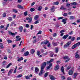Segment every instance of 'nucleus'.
Returning <instances> with one entry per match:
<instances>
[{
  "instance_id": "obj_23",
  "label": "nucleus",
  "mask_w": 80,
  "mask_h": 80,
  "mask_svg": "<svg viewBox=\"0 0 80 80\" xmlns=\"http://www.w3.org/2000/svg\"><path fill=\"white\" fill-rule=\"evenodd\" d=\"M64 68H63V66H62L61 68V72H62L63 73H65V72H64Z\"/></svg>"
},
{
  "instance_id": "obj_19",
  "label": "nucleus",
  "mask_w": 80,
  "mask_h": 80,
  "mask_svg": "<svg viewBox=\"0 0 80 80\" xmlns=\"http://www.w3.org/2000/svg\"><path fill=\"white\" fill-rule=\"evenodd\" d=\"M70 20H73V19H75V17L73 16H70Z\"/></svg>"
},
{
  "instance_id": "obj_41",
  "label": "nucleus",
  "mask_w": 80,
  "mask_h": 80,
  "mask_svg": "<svg viewBox=\"0 0 80 80\" xmlns=\"http://www.w3.org/2000/svg\"><path fill=\"white\" fill-rule=\"evenodd\" d=\"M48 72H46L44 75V77H47L48 76Z\"/></svg>"
},
{
  "instance_id": "obj_37",
  "label": "nucleus",
  "mask_w": 80,
  "mask_h": 80,
  "mask_svg": "<svg viewBox=\"0 0 80 80\" xmlns=\"http://www.w3.org/2000/svg\"><path fill=\"white\" fill-rule=\"evenodd\" d=\"M2 17H3V18H5V17H6V14L4 12L2 14Z\"/></svg>"
},
{
  "instance_id": "obj_48",
  "label": "nucleus",
  "mask_w": 80,
  "mask_h": 80,
  "mask_svg": "<svg viewBox=\"0 0 80 80\" xmlns=\"http://www.w3.org/2000/svg\"><path fill=\"white\" fill-rule=\"evenodd\" d=\"M63 17H61L58 18V20H61L62 19H63Z\"/></svg>"
},
{
  "instance_id": "obj_38",
  "label": "nucleus",
  "mask_w": 80,
  "mask_h": 80,
  "mask_svg": "<svg viewBox=\"0 0 80 80\" xmlns=\"http://www.w3.org/2000/svg\"><path fill=\"white\" fill-rule=\"evenodd\" d=\"M28 13V12H27V11H26L24 12V16H27V15Z\"/></svg>"
},
{
  "instance_id": "obj_35",
  "label": "nucleus",
  "mask_w": 80,
  "mask_h": 80,
  "mask_svg": "<svg viewBox=\"0 0 80 80\" xmlns=\"http://www.w3.org/2000/svg\"><path fill=\"white\" fill-rule=\"evenodd\" d=\"M38 15H36L35 16V17L34 18V20H37L38 18Z\"/></svg>"
},
{
  "instance_id": "obj_6",
  "label": "nucleus",
  "mask_w": 80,
  "mask_h": 80,
  "mask_svg": "<svg viewBox=\"0 0 80 80\" xmlns=\"http://www.w3.org/2000/svg\"><path fill=\"white\" fill-rule=\"evenodd\" d=\"M17 7L18 8H20V9H24V8H25L24 7H22V5L20 4L18 5Z\"/></svg>"
},
{
  "instance_id": "obj_53",
  "label": "nucleus",
  "mask_w": 80,
  "mask_h": 80,
  "mask_svg": "<svg viewBox=\"0 0 80 80\" xmlns=\"http://www.w3.org/2000/svg\"><path fill=\"white\" fill-rule=\"evenodd\" d=\"M61 77L62 78V80H65V77L64 76H62Z\"/></svg>"
},
{
  "instance_id": "obj_26",
  "label": "nucleus",
  "mask_w": 80,
  "mask_h": 80,
  "mask_svg": "<svg viewBox=\"0 0 80 80\" xmlns=\"http://www.w3.org/2000/svg\"><path fill=\"white\" fill-rule=\"evenodd\" d=\"M52 44L54 46H57V45H58V43H57V42H53Z\"/></svg>"
},
{
  "instance_id": "obj_15",
  "label": "nucleus",
  "mask_w": 80,
  "mask_h": 80,
  "mask_svg": "<svg viewBox=\"0 0 80 80\" xmlns=\"http://www.w3.org/2000/svg\"><path fill=\"white\" fill-rule=\"evenodd\" d=\"M50 57H53V55H54V53L52 52H50V53L49 54Z\"/></svg>"
},
{
  "instance_id": "obj_14",
  "label": "nucleus",
  "mask_w": 80,
  "mask_h": 80,
  "mask_svg": "<svg viewBox=\"0 0 80 80\" xmlns=\"http://www.w3.org/2000/svg\"><path fill=\"white\" fill-rule=\"evenodd\" d=\"M72 5H78V3L77 2H74L71 3Z\"/></svg>"
},
{
  "instance_id": "obj_24",
  "label": "nucleus",
  "mask_w": 80,
  "mask_h": 80,
  "mask_svg": "<svg viewBox=\"0 0 80 80\" xmlns=\"http://www.w3.org/2000/svg\"><path fill=\"white\" fill-rule=\"evenodd\" d=\"M59 4V2H55L53 3V5H58Z\"/></svg>"
},
{
  "instance_id": "obj_1",
  "label": "nucleus",
  "mask_w": 80,
  "mask_h": 80,
  "mask_svg": "<svg viewBox=\"0 0 80 80\" xmlns=\"http://www.w3.org/2000/svg\"><path fill=\"white\" fill-rule=\"evenodd\" d=\"M47 65V62H44L43 63H42L41 65V69L40 72L39 73V76H42V74L43 73V69H44V68L45 67V66Z\"/></svg>"
},
{
  "instance_id": "obj_17",
  "label": "nucleus",
  "mask_w": 80,
  "mask_h": 80,
  "mask_svg": "<svg viewBox=\"0 0 80 80\" xmlns=\"http://www.w3.org/2000/svg\"><path fill=\"white\" fill-rule=\"evenodd\" d=\"M68 37V35L67 34L66 35L64 36V37L62 38H63V39H66V38H67Z\"/></svg>"
},
{
  "instance_id": "obj_20",
  "label": "nucleus",
  "mask_w": 80,
  "mask_h": 80,
  "mask_svg": "<svg viewBox=\"0 0 80 80\" xmlns=\"http://www.w3.org/2000/svg\"><path fill=\"white\" fill-rule=\"evenodd\" d=\"M12 65V63H11L9 64L8 65L6 66V68H9L10 67V66L11 65Z\"/></svg>"
},
{
  "instance_id": "obj_36",
  "label": "nucleus",
  "mask_w": 80,
  "mask_h": 80,
  "mask_svg": "<svg viewBox=\"0 0 80 80\" xmlns=\"http://www.w3.org/2000/svg\"><path fill=\"white\" fill-rule=\"evenodd\" d=\"M7 42H8V43H12V40L9 39L7 40Z\"/></svg>"
},
{
  "instance_id": "obj_55",
  "label": "nucleus",
  "mask_w": 80,
  "mask_h": 80,
  "mask_svg": "<svg viewBox=\"0 0 80 80\" xmlns=\"http://www.w3.org/2000/svg\"><path fill=\"white\" fill-rule=\"evenodd\" d=\"M76 45V47H78V46H79V44L78 43V42L77 43L75 44Z\"/></svg>"
},
{
  "instance_id": "obj_21",
  "label": "nucleus",
  "mask_w": 80,
  "mask_h": 80,
  "mask_svg": "<svg viewBox=\"0 0 80 80\" xmlns=\"http://www.w3.org/2000/svg\"><path fill=\"white\" fill-rule=\"evenodd\" d=\"M29 54V52L28 51H27L24 54V56H28Z\"/></svg>"
},
{
  "instance_id": "obj_52",
  "label": "nucleus",
  "mask_w": 80,
  "mask_h": 80,
  "mask_svg": "<svg viewBox=\"0 0 80 80\" xmlns=\"http://www.w3.org/2000/svg\"><path fill=\"white\" fill-rule=\"evenodd\" d=\"M0 47H1V48H3V46L2 44H1Z\"/></svg>"
},
{
  "instance_id": "obj_42",
  "label": "nucleus",
  "mask_w": 80,
  "mask_h": 80,
  "mask_svg": "<svg viewBox=\"0 0 80 80\" xmlns=\"http://www.w3.org/2000/svg\"><path fill=\"white\" fill-rule=\"evenodd\" d=\"M37 54L38 56H39V55H40V51H38Z\"/></svg>"
},
{
  "instance_id": "obj_39",
  "label": "nucleus",
  "mask_w": 80,
  "mask_h": 80,
  "mask_svg": "<svg viewBox=\"0 0 80 80\" xmlns=\"http://www.w3.org/2000/svg\"><path fill=\"white\" fill-rule=\"evenodd\" d=\"M30 11L31 12H33V11H35V9L33 8H31L30 9Z\"/></svg>"
},
{
  "instance_id": "obj_7",
  "label": "nucleus",
  "mask_w": 80,
  "mask_h": 80,
  "mask_svg": "<svg viewBox=\"0 0 80 80\" xmlns=\"http://www.w3.org/2000/svg\"><path fill=\"white\" fill-rule=\"evenodd\" d=\"M35 72L36 73H38V72L39 71V69L37 67L35 68Z\"/></svg>"
},
{
  "instance_id": "obj_29",
  "label": "nucleus",
  "mask_w": 80,
  "mask_h": 80,
  "mask_svg": "<svg viewBox=\"0 0 80 80\" xmlns=\"http://www.w3.org/2000/svg\"><path fill=\"white\" fill-rule=\"evenodd\" d=\"M22 77V74H20L18 75L17 77V78H20V77Z\"/></svg>"
},
{
  "instance_id": "obj_44",
  "label": "nucleus",
  "mask_w": 80,
  "mask_h": 80,
  "mask_svg": "<svg viewBox=\"0 0 80 80\" xmlns=\"http://www.w3.org/2000/svg\"><path fill=\"white\" fill-rule=\"evenodd\" d=\"M71 40L72 41H74V40H75V37H72L71 38Z\"/></svg>"
},
{
  "instance_id": "obj_49",
  "label": "nucleus",
  "mask_w": 80,
  "mask_h": 80,
  "mask_svg": "<svg viewBox=\"0 0 80 80\" xmlns=\"http://www.w3.org/2000/svg\"><path fill=\"white\" fill-rule=\"evenodd\" d=\"M70 68H71V67L70 66H68L67 67V70H70Z\"/></svg>"
},
{
  "instance_id": "obj_27",
  "label": "nucleus",
  "mask_w": 80,
  "mask_h": 80,
  "mask_svg": "<svg viewBox=\"0 0 80 80\" xmlns=\"http://www.w3.org/2000/svg\"><path fill=\"white\" fill-rule=\"evenodd\" d=\"M19 29L20 31V32H22V30H23V27L22 26H21L19 28Z\"/></svg>"
},
{
  "instance_id": "obj_47",
  "label": "nucleus",
  "mask_w": 80,
  "mask_h": 80,
  "mask_svg": "<svg viewBox=\"0 0 80 80\" xmlns=\"http://www.w3.org/2000/svg\"><path fill=\"white\" fill-rule=\"evenodd\" d=\"M63 32H65V30H62L60 32V33H63Z\"/></svg>"
},
{
  "instance_id": "obj_16",
  "label": "nucleus",
  "mask_w": 80,
  "mask_h": 80,
  "mask_svg": "<svg viewBox=\"0 0 80 80\" xmlns=\"http://www.w3.org/2000/svg\"><path fill=\"white\" fill-rule=\"evenodd\" d=\"M60 9L61 10H67V8H65L63 6H62L60 8Z\"/></svg>"
},
{
  "instance_id": "obj_58",
  "label": "nucleus",
  "mask_w": 80,
  "mask_h": 80,
  "mask_svg": "<svg viewBox=\"0 0 80 80\" xmlns=\"http://www.w3.org/2000/svg\"><path fill=\"white\" fill-rule=\"evenodd\" d=\"M18 3H21L22 2V0H18Z\"/></svg>"
},
{
  "instance_id": "obj_25",
  "label": "nucleus",
  "mask_w": 80,
  "mask_h": 80,
  "mask_svg": "<svg viewBox=\"0 0 80 80\" xmlns=\"http://www.w3.org/2000/svg\"><path fill=\"white\" fill-rule=\"evenodd\" d=\"M30 52L32 54H33L34 53H35V50L34 49H31L30 51Z\"/></svg>"
},
{
  "instance_id": "obj_33",
  "label": "nucleus",
  "mask_w": 80,
  "mask_h": 80,
  "mask_svg": "<svg viewBox=\"0 0 80 80\" xmlns=\"http://www.w3.org/2000/svg\"><path fill=\"white\" fill-rule=\"evenodd\" d=\"M77 46H76V44L74 45L72 47V49H74L75 48H76Z\"/></svg>"
},
{
  "instance_id": "obj_9",
  "label": "nucleus",
  "mask_w": 80,
  "mask_h": 80,
  "mask_svg": "<svg viewBox=\"0 0 80 80\" xmlns=\"http://www.w3.org/2000/svg\"><path fill=\"white\" fill-rule=\"evenodd\" d=\"M58 69H59V65H57L55 67L54 70L56 71L57 70H58Z\"/></svg>"
},
{
  "instance_id": "obj_61",
  "label": "nucleus",
  "mask_w": 80,
  "mask_h": 80,
  "mask_svg": "<svg viewBox=\"0 0 80 80\" xmlns=\"http://www.w3.org/2000/svg\"><path fill=\"white\" fill-rule=\"evenodd\" d=\"M35 2H32V4H31V6H33V5H35Z\"/></svg>"
},
{
  "instance_id": "obj_32",
  "label": "nucleus",
  "mask_w": 80,
  "mask_h": 80,
  "mask_svg": "<svg viewBox=\"0 0 80 80\" xmlns=\"http://www.w3.org/2000/svg\"><path fill=\"white\" fill-rule=\"evenodd\" d=\"M29 21H28V22L29 23H31V22H32V18H29Z\"/></svg>"
},
{
  "instance_id": "obj_50",
  "label": "nucleus",
  "mask_w": 80,
  "mask_h": 80,
  "mask_svg": "<svg viewBox=\"0 0 80 80\" xmlns=\"http://www.w3.org/2000/svg\"><path fill=\"white\" fill-rule=\"evenodd\" d=\"M53 36L54 37H55L57 36V33H54L53 34Z\"/></svg>"
},
{
  "instance_id": "obj_57",
  "label": "nucleus",
  "mask_w": 80,
  "mask_h": 80,
  "mask_svg": "<svg viewBox=\"0 0 80 80\" xmlns=\"http://www.w3.org/2000/svg\"><path fill=\"white\" fill-rule=\"evenodd\" d=\"M20 40H21V38H19V39H16V42H17V41H20Z\"/></svg>"
},
{
  "instance_id": "obj_5",
  "label": "nucleus",
  "mask_w": 80,
  "mask_h": 80,
  "mask_svg": "<svg viewBox=\"0 0 80 80\" xmlns=\"http://www.w3.org/2000/svg\"><path fill=\"white\" fill-rule=\"evenodd\" d=\"M68 74L69 75H72L73 73V71L71 70L68 71Z\"/></svg>"
},
{
  "instance_id": "obj_12",
  "label": "nucleus",
  "mask_w": 80,
  "mask_h": 80,
  "mask_svg": "<svg viewBox=\"0 0 80 80\" xmlns=\"http://www.w3.org/2000/svg\"><path fill=\"white\" fill-rule=\"evenodd\" d=\"M12 71H13V69H11L10 70V71H9L8 73V76H10V74H11V73H12Z\"/></svg>"
},
{
  "instance_id": "obj_34",
  "label": "nucleus",
  "mask_w": 80,
  "mask_h": 80,
  "mask_svg": "<svg viewBox=\"0 0 80 80\" xmlns=\"http://www.w3.org/2000/svg\"><path fill=\"white\" fill-rule=\"evenodd\" d=\"M12 11L13 12H14L15 13H17L18 12V11L17 10V9H13Z\"/></svg>"
},
{
  "instance_id": "obj_13",
  "label": "nucleus",
  "mask_w": 80,
  "mask_h": 80,
  "mask_svg": "<svg viewBox=\"0 0 80 80\" xmlns=\"http://www.w3.org/2000/svg\"><path fill=\"white\" fill-rule=\"evenodd\" d=\"M8 32V33L9 35H11L12 36H13V35L15 36V33H13L12 32H10V31H9Z\"/></svg>"
},
{
  "instance_id": "obj_43",
  "label": "nucleus",
  "mask_w": 80,
  "mask_h": 80,
  "mask_svg": "<svg viewBox=\"0 0 80 80\" xmlns=\"http://www.w3.org/2000/svg\"><path fill=\"white\" fill-rule=\"evenodd\" d=\"M63 16L64 17H67L68 15V14L67 13H64L63 14Z\"/></svg>"
},
{
  "instance_id": "obj_30",
  "label": "nucleus",
  "mask_w": 80,
  "mask_h": 80,
  "mask_svg": "<svg viewBox=\"0 0 80 80\" xmlns=\"http://www.w3.org/2000/svg\"><path fill=\"white\" fill-rule=\"evenodd\" d=\"M42 9V7L41 6L39 7L38 8V10L39 11H41Z\"/></svg>"
},
{
  "instance_id": "obj_11",
  "label": "nucleus",
  "mask_w": 80,
  "mask_h": 80,
  "mask_svg": "<svg viewBox=\"0 0 80 80\" xmlns=\"http://www.w3.org/2000/svg\"><path fill=\"white\" fill-rule=\"evenodd\" d=\"M78 52L77 51L75 54V56L76 58H79V55L78 54Z\"/></svg>"
},
{
  "instance_id": "obj_22",
  "label": "nucleus",
  "mask_w": 80,
  "mask_h": 80,
  "mask_svg": "<svg viewBox=\"0 0 80 80\" xmlns=\"http://www.w3.org/2000/svg\"><path fill=\"white\" fill-rule=\"evenodd\" d=\"M49 42L47 40L44 41L43 42L44 45H47V43H48Z\"/></svg>"
},
{
  "instance_id": "obj_3",
  "label": "nucleus",
  "mask_w": 80,
  "mask_h": 80,
  "mask_svg": "<svg viewBox=\"0 0 80 80\" xmlns=\"http://www.w3.org/2000/svg\"><path fill=\"white\" fill-rule=\"evenodd\" d=\"M49 77L51 80H54L56 79V78H55V77H53V76L52 75H49Z\"/></svg>"
},
{
  "instance_id": "obj_60",
  "label": "nucleus",
  "mask_w": 80,
  "mask_h": 80,
  "mask_svg": "<svg viewBox=\"0 0 80 80\" xmlns=\"http://www.w3.org/2000/svg\"><path fill=\"white\" fill-rule=\"evenodd\" d=\"M43 16L44 18H46V17H47V15L45 14H43Z\"/></svg>"
},
{
  "instance_id": "obj_18",
  "label": "nucleus",
  "mask_w": 80,
  "mask_h": 80,
  "mask_svg": "<svg viewBox=\"0 0 80 80\" xmlns=\"http://www.w3.org/2000/svg\"><path fill=\"white\" fill-rule=\"evenodd\" d=\"M25 78L27 80H30V75H28L25 76Z\"/></svg>"
},
{
  "instance_id": "obj_28",
  "label": "nucleus",
  "mask_w": 80,
  "mask_h": 80,
  "mask_svg": "<svg viewBox=\"0 0 80 80\" xmlns=\"http://www.w3.org/2000/svg\"><path fill=\"white\" fill-rule=\"evenodd\" d=\"M39 22H40V20H37V21L34 22V24H37V23H39Z\"/></svg>"
},
{
  "instance_id": "obj_40",
  "label": "nucleus",
  "mask_w": 80,
  "mask_h": 80,
  "mask_svg": "<svg viewBox=\"0 0 80 80\" xmlns=\"http://www.w3.org/2000/svg\"><path fill=\"white\" fill-rule=\"evenodd\" d=\"M67 20V18L63 19L62 20V22H65V21H66Z\"/></svg>"
},
{
  "instance_id": "obj_59",
  "label": "nucleus",
  "mask_w": 80,
  "mask_h": 80,
  "mask_svg": "<svg viewBox=\"0 0 80 80\" xmlns=\"http://www.w3.org/2000/svg\"><path fill=\"white\" fill-rule=\"evenodd\" d=\"M48 47H50V43L48 42Z\"/></svg>"
},
{
  "instance_id": "obj_56",
  "label": "nucleus",
  "mask_w": 80,
  "mask_h": 80,
  "mask_svg": "<svg viewBox=\"0 0 80 80\" xmlns=\"http://www.w3.org/2000/svg\"><path fill=\"white\" fill-rule=\"evenodd\" d=\"M74 75L77 77L78 75V73L77 72H75L74 73Z\"/></svg>"
},
{
  "instance_id": "obj_4",
  "label": "nucleus",
  "mask_w": 80,
  "mask_h": 80,
  "mask_svg": "<svg viewBox=\"0 0 80 80\" xmlns=\"http://www.w3.org/2000/svg\"><path fill=\"white\" fill-rule=\"evenodd\" d=\"M55 7L54 6H53L50 9L51 11H52V12H53L55 11Z\"/></svg>"
},
{
  "instance_id": "obj_54",
  "label": "nucleus",
  "mask_w": 80,
  "mask_h": 80,
  "mask_svg": "<svg viewBox=\"0 0 80 80\" xmlns=\"http://www.w3.org/2000/svg\"><path fill=\"white\" fill-rule=\"evenodd\" d=\"M26 28H28V27H29V25H28V24H26Z\"/></svg>"
},
{
  "instance_id": "obj_62",
  "label": "nucleus",
  "mask_w": 80,
  "mask_h": 80,
  "mask_svg": "<svg viewBox=\"0 0 80 80\" xmlns=\"http://www.w3.org/2000/svg\"><path fill=\"white\" fill-rule=\"evenodd\" d=\"M33 43H36L37 42L36 40H34L32 42Z\"/></svg>"
},
{
  "instance_id": "obj_51",
  "label": "nucleus",
  "mask_w": 80,
  "mask_h": 80,
  "mask_svg": "<svg viewBox=\"0 0 80 80\" xmlns=\"http://www.w3.org/2000/svg\"><path fill=\"white\" fill-rule=\"evenodd\" d=\"M73 31H72L69 33V35H72L73 33Z\"/></svg>"
},
{
  "instance_id": "obj_8",
  "label": "nucleus",
  "mask_w": 80,
  "mask_h": 80,
  "mask_svg": "<svg viewBox=\"0 0 80 80\" xmlns=\"http://www.w3.org/2000/svg\"><path fill=\"white\" fill-rule=\"evenodd\" d=\"M52 67V63H51L49 64V66L47 67V70H49Z\"/></svg>"
},
{
  "instance_id": "obj_2",
  "label": "nucleus",
  "mask_w": 80,
  "mask_h": 80,
  "mask_svg": "<svg viewBox=\"0 0 80 80\" xmlns=\"http://www.w3.org/2000/svg\"><path fill=\"white\" fill-rule=\"evenodd\" d=\"M71 43H72V42H71V41L68 42V43H66V44L64 46L63 48H67L68 47V46H69V45H70Z\"/></svg>"
},
{
  "instance_id": "obj_46",
  "label": "nucleus",
  "mask_w": 80,
  "mask_h": 80,
  "mask_svg": "<svg viewBox=\"0 0 80 80\" xmlns=\"http://www.w3.org/2000/svg\"><path fill=\"white\" fill-rule=\"evenodd\" d=\"M38 34H42V31H39L38 33L37 34V35Z\"/></svg>"
},
{
  "instance_id": "obj_64",
  "label": "nucleus",
  "mask_w": 80,
  "mask_h": 80,
  "mask_svg": "<svg viewBox=\"0 0 80 80\" xmlns=\"http://www.w3.org/2000/svg\"><path fill=\"white\" fill-rule=\"evenodd\" d=\"M66 6L67 7H70V4H67L66 5Z\"/></svg>"
},
{
  "instance_id": "obj_31",
  "label": "nucleus",
  "mask_w": 80,
  "mask_h": 80,
  "mask_svg": "<svg viewBox=\"0 0 80 80\" xmlns=\"http://www.w3.org/2000/svg\"><path fill=\"white\" fill-rule=\"evenodd\" d=\"M8 20H9V21H12V18L9 17L8 18Z\"/></svg>"
},
{
  "instance_id": "obj_45",
  "label": "nucleus",
  "mask_w": 80,
  "mask_h": 80,
  "mask_svg": "<svg viewBox=\"0 0 80 80\" xmlns=\"http://www.w3.org/2000/svg\"><path fill=\"white\" fill-rule=\"evenodd\" d=\"M55 52L56 53H58V48H56Z\"/></svg>"
},
{
  "instance_id": "obj_63",
  "label": "nucleus",
  "mask_w": 80,
  "mask_h": 80,
  "mask_svg": "<svg viewBox=\"0 0 80 80\" xmlns=\"http://www.w3.org/2000/svg\"><path fill=\"white\" fill-rule=\"evenodd\" d=\"M71 78L68 77L67 78V80H71Z\"/></svg>"
},
{
  "instance_id": "obj_10",
  "label": "nucleus",
  "mask_w": 80,
  "mask_h": 80,
  "mask_svg": "<svg viewBox=\"0 0 80 80\" xmlns=\"http://www.w3.org/2000/svg\"><path fill=\"white\" fill-rule=\"evenodd\" d=\"M63 60H67L69 59V57L68 56H65L63 57Z\"/></svg>"
}]
</instances>
